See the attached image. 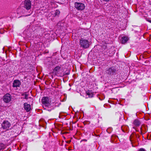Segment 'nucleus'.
Segmentation results:
<instances>
[{"label":"nucleus","mask_w":151,"mask_h":151,"mask_svg":"<svg viewBox=\"0 0 151 151\" xmlns=\"http://www.w3.org/2000/svg\"><path fill=\"white\" fill-rule=\"evenodd\" d=\"M42 103L44 109H47L51 106V102L48 97H43L42 99Z\"/></svg>","instance_id":"f257e3e1"},{"label":"nucleus","mask_w":151,"mask_h":151,"mask_svg":"<svg viewBox=\"0 0 151 151\" xmlns=\"http://www.w3.org/2000/svg\"><path fill=\"white\" fill-rule=\"evenodd\" d=\"M81 46L84 48H87L89 47L90 44L88 41L86 40L82 39L80 40Z\"/></svg>","instance_id":"f03ea898"},{"label":"nucleus","mask_w":151,"mask_h":151,"mask_svg":"<svg viewBox=\"0 0 151 151\" xmlns=\"http://www.w3.org/2000/svg\"><path fill=\"white\" fill-rule=\"evenodd\" d=\"M75 7L78 10H83L85 8L84 4L77 2L75 3Z\"/></svg>","instance_id":"7ed1b4c3"},{"label":"nucleus","mask_w":151,"mask_h":151,"mask_svg":"<svg viewBox=\"0 0 151 151\" xmlns=\"http://www.w3.org/2000/svg\"><path fill=\"white\" fill-rule=\"evenodd\" d=\"M137 139L138 136L135 133H132L130 135L129 137V139L131 142L133 146V145L132 143L136 142L137 141Z\"/></svg>","instance_id":"20e7f679"},{"label":"nucleus","mask_w":151,"mask_h":151,"mask_svg":"<svg viewBox=\"0 0 151 151\" xmlns=\"http://www.w3.org/2000/svg\"><path fill=\"white\" fill-rule=\"evenodd\" d=\"M11 126V124L8 121H4L1 124L2 128L6 130H8Z\"/></svg>","instance_id":"39448f33"},{"label":"nucleus","mask_w":151,"mask_h":151,"mask_svg":"<svg viewBox=\"0 0 151 151\" xmlns=\"http://www.w3.org/2000/svg\"><path fill=\"white\" fill-rule=\"evenodd\" d=\"M12 96L9 93H7L3 97V100L6 103H9L11 100Z\"/></svg>","instance_id":"423d86ee"},{"label":"nucleus","mask_w":151,"mask_h":151,"mask_svg":"<svg viewBox=\"0 0 151 151\" xmlns=\"http://www.w3.org/2000/svg\"><path fill=\"white\" fill-rule=\"evenodd\" d=\"M116 71V70L113 67H111L107 69L106 73L109 76H111L114 74Z\"/></svg>","instance_id":"0eeeda50"},{"label":"nucleus","mask_w":151,"mask_h":151,"mask_svg":"<svg viewBox=\"0 0 151 151\" xmlns=\"http://www.w3.org/2000/svg\"><path fill=\"white\" fill-rule=\"evenodd\" d=\"M31 6V2L29 0H25L24 1V7L27 10L30 9Z\"/></svg>","instance_id":"6e6552de"},{"label":"nucleus","mask_w":151,"mask_h":151,"mask_svg":"<svg viewBox=\"0 0 151 151\" xmlns=\"http://www.w3.org/2000/svg\"><path fill=\"white\" fill-rule=\"evenodd\" d=\"M21 84L20 81L18 80H14L13 81V87L14 88L19 87Z\"/></svg>","instance_id":"1a4fd4ad"},{"label":"nucleus","mask_w":151,"mask_h":151,"mask_svg":"<svg viewBox=\"0 0 151 151\" xmlns=\"http://www.w3.org/2000/svg\"><path fill=\"white\" fill-rule=\"evenodd\" d=\"M24 109L27 112H29L31 110L30 105L29 104H28L27 103H25L24 104Z\"/></svg>","instance_id":"9d476101"},{"label":"nucleus","mask_w":151,"mask_h":151,"mask_svg":"<svg viewBox=\"0 0 151 151\" xmlns=\"http://www.w3.org/2000/svg\"><path fill=\"white\" fill-rule=\"evenodd\" d=\"M121 128L124 132L128 133L129 132V128L127 125H123L121 127Z\"/></svg>","instance_id":"9b49d317"},{"label":"nucleus","mask_w":151,"mask_h":151,"mask_svg":"<svg viewBox=\"0 0 151 151\" xmlns=\"http://www.w3.org/2000/svg\"><path fill=\"white\" fill-rule=\"evenodd\" d=\"M129 40V38L127 37L124 36L122 37L121 40V42L122 44H125Z\"/></svg>","instance_id":"f8f14e48"},{"label":"nucleus","mask_w":151,"mask_h":151,"mask_svg":"<svg viewBox=\"0 0 151 151\" xmlns=\"http://www.w3.org/2000/svg\"><path fill=\"white\" fill-rule=\"evenodd\" d=\"M86 94L88 96V97L92 98L93 96V93L91 91L88 90L86 91Z\"/></svg>","instance_id":"ddd939ff"},{"label":"nucleus","mask_w":151,"mask_h":151,"mask_svg":"<svg viewBox=\"0 0 151 151\" xmlns=\"http://www.w3.org/2000/svg\"><path fill=\"white\" fill-rule=\"evenodd\" d=\"M133 124L136 127H138L140 124V122L137 119H136L134 121Z\"/></svg>","instance_id":"4468645a"},{"label":"nucleus","mask_w":151,"mask_h":151,"mask_svg":"<svg viewBox=\"0 0 151 151\" xmlns=\"http://www.w3.org/2000/svg\"><path fill=\"white\" fill-rule=\"evenodd\" d=\"M22 96H23V97L22 98H23L26 99H28V94L27 93V92H24L22 94Z\"/></svg>","instance_id":"2eb2a0df"},{"label":"nucleus","mask_w":151,"mask_h":151,"mask_svg":"<svg viewBox=\"0 0 151 151\" xmlns=\"http://www.w3.org/2000/svg\"><path fill=\"white\" fill-rule=\"evenodd\" d=\"M60 66H56L54 68V71H55L56 73H58L60 71Z\"/></svg>","instance_id":"dca6fc26"},{"label":"nucleus","mask_w":151,"mask_h":151,"mask_svg":"<svg viewBox=\"0 0 151 151\" xmlns=\"http://www.w3.org/2000/svg\"><path fill=\"white\" fill-rule=\"evenodd\" d=\"M60 12L58 10H56L55 12L54 15L55 16H58L60 14Z\"/></svg>","instance_id":"f3484780"},{"label":"nucleus","mask_w":151,"mask_h":151,"mask_svg":"<svg viewBox=\"0 0 151 151\" xmlns=\"http://www.w3.org/2000/svg\"><path fill=\"white\" fill-rule=\"evenodd\" d=\"M1 149H4L5 148V146L2 144L1 143Z\"/></svg>","instance_id":"a211bd4d"},{"label":"nucleus","mask_w":151,"mask_h":151,"mask_svg":"<svg viewBox=\"0 0 151 151\" xmlns=\"http://www.w3.org/2000/svg\"><path fill=\"white\" fill-rule=\"evenodd\" d=\"M83 123L85 125L89 124L90 123V122L88 121H85Z\"/></svg>","instance_id":"6ab92c4d"},{"label":"nucleus","mask_w":151,"mask_h":151,"mask_svg":"<svg viewBox=\"0 0 151 151\" xmlns=\"http://www.w3.org/2000/svg\"><path fill=\"white\" fill-rule=\"evenodd\" d=\"M139 151H145V149L142 148H141L139 149Z\"/></svg>","instance_id":"aec40b11"},{"label":"nucleus","mask_w":151,"mask_h":151,"mask_svg":"<svg viewBox=\"0 0 151 151\" xmlns=\"http://www.w3.org/2000/svg\"><path fill=\"white\" fill-rule=\"evenodd\" d=\"M147 21H148L149 22H150V23H151V20H147Z\"/></svg>","instance_id":"412c9836"},{"label":"nucleus","mask_w":151,"mask_h":151,"mask_svg":"<svg viewBox=\"0 0 151 151\" xmlns=\"http://www.w3.org/2000/svg\"><path fill=\"white\" fill-rule=\"evenodd\" d=\"M70 141H68L67 142L68 143H70Z\"/></svg>","instance_id":"4be33fe9"},{"label":"nucleus","mask_w":151,"mask_h":151,"mask_svg":"<svg viewBox=\"0 0 151 151\" xmlns=\"http://www.w3.org/2000/svg\"><path fill=\"white\" fill-rule=\"evenodd\" d=\"M104 1H109V0H104Z\"/></svg>","instance_id":"5701e85b"},{"label":"nucleus","mask_w":151,"mask_h":151,"mask_svg":"<svg viewBox=\"0 0 151 151\" xmlns=\"http://www.w3.org/2000/svg\"><path fill=\"white\" fill-rule=\"evenodd\" d=\"M0 33H2L1 32H1H0Z\"/></svg>","instance_id":"b1692460"},{"label":"nucleus","mask_w":151,"mask_h":151,"mask_svg":"<svg viewBox=\"0 0 151 151\" xmlns=\"http://www.w3.org/2000/svg\"><path fill=\"white\" fill-rule=\"evenodd\" d=\"M48 110L49 111H51V110Z\"/></svg>","instance_id":"393cba45"},{"label":"nucleus","mask_w":151,"mask_h":151,"mask_svg":"<svg viewBox=\"0 0 151 151\" xmlns=\"http://www.w3.org/2000/svg\"><path fill=\"white\" fill-rule=\"evenodd\" d=\"M141 128H141V127L140 128L141 129Z\"/></svg>","instance_id":"a878e982"}]
</instances>
